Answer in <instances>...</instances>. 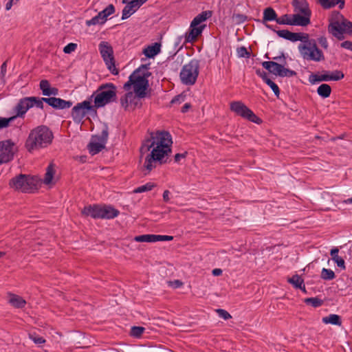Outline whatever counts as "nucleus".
<instances>
[{
    "label": "nucleus",
    "mask_w": 352,
    "mask_h": 352,
    "mask_svg": "<svg viewBox=\"0 0 352 352\" xmlns=\"http://www.w3.org/2000/svg\"><path fill=\"white\" fill-rule=\"evenodd\" d=\"M173 144L170 134L167 131H157L152 134L151 139H148L142 146L140 151L147 152L151 148V153L147 155L145 160L144 167L149 172L154 167L156 161H161L170 152V146Z\"/></svg>",
    "instance_id": "nucleus-1"
},
{
    "label": "nucleus",
    "mask_w": 352,
    "mask_h": 352,
    "mask_svg": "<svg viewBox=\"0 0 352 352\" xmlns=\"http://www.w3.org/2000/svg\"><path fill=\"white\" fill-rule=\"evenodd\" d=\"M53 138L54 135L50 128L45 125H40L30 131L25 146L30 153H32L47 147L52 142Z\"/></svg>",
    "instance_id": "nucleus-2"
},
{
    "label": "nucleus",
    "mask_w": 352,
    "mask_h": 352,
    "mask_svg": "<svg viewBox=\"0 0 352 352\" xmlns=\"http://www.w3.org/2000/svg\"><path fill=\"white\" fill-rule=\"evenodd\" d=\"M151 75L149 72H143L139 74V69H135L129 78V80L124 85L125 91H129L133 87L134 92L140 98L146 96V90L148 87V78Z\"/></svg>",
    "instance_id": "nucleus-3"
},
{
    "label": "nucleus",
    "mask_w": 352,
    "mask_h": 352,
    "mask_svg": "<svg viewBox=\"0 0 352 352\" xmlns=\"http://www.w3.org/2000/svg\"><path fill=\"white\" fill-rule=\"evenodd\" d=\"M94 98V107L96 109L104 107L106 104L116 101V87L111 82L102 84L91 96Z\"/></svg>",
    "instance_id": "nucleus-4"
},
{
    "label": "nucleus",
    "mask_w": 352,
    "mask_h": 352,
    "mask_svg": "<svg viewBox=\"0 0 352 352\" xmlns=\"http://www.w3.org/2000/svg\"><path fill=\"white\" fill-rule=\"evenodd\" d=\"M38 179L29 175L19 174L10 180L12 188L23 192H30L37 188Z\"/></svg>",
    "instance_id": "nucleus-5"
},
{
    "label": "nucleus",
    "mask_w": 352,
    "mask_h": 352,
    "mask_svg": "<svg viewBox=\"0 0 352 352\" xmlns=\"http://www.w3.org/2000/svg\"><path fill=\"white\" fill-rule=\"evenodd\" d=\"M298 48L304 60L315 62L325 60L322 51L317 45V41H310L307 44H299Z\"/></svg>",
    "instance_id": "nucleus-6"
},
{
    "label": "nucleus",
    "mask_w": 352,
    "mask_h": 352,
    "mask_svg": "<svg viewBox=\"0 0 352 352\" xmlns=\"http://www.w3.org/2000/svg\"><path fill=\"white\" fill-rule=\"evenodd\" d=\"M199 62L192 59L188 64L183 66L179 77L182 82L186 85H193L199 76Z\"/></svg>",
    "instance_id": "nucleus-7"
},
{
    "label": "nucleus",
    "mask_w": 352,
    "mask_h": 352,
    "mask_svg": "<svg viewBox=\"0 0 352 352\" xmlns=\"http://www.w3.org/2000/svg\"><path fill=\"white\" fill-rule=\"evenodd\" d=\"M98 50L108 69L112 74L118 75L119 71L115 65L113 50L111 45L107 41H101L98 45Z\"/></svg>",
    "instance_id": "nucleus-8"
},
{
    "label": "nucleus",
    "mask_w": 352,
    "mask_h": 352,
    "mask_svg": "<svg viewBox=\"0 0 352 352\" xmlns=\"http://www.w3.org/2000/svg\"><path fill=\"white\" fill-rule=\"evenodd\" d=\"M109 136V127L107 124H104L101 133L99 135H94L88 144L89 153L92 155H96L105 148Z\"/></svg>",
    "instance_id": "nucleus-9"
},
{
    "label": "nucleus",
    "mask_w": 352,
    "mask_h": 352,
    "mask_svg": "<svg viewBox=\"0 0 352 352\" xmlns=\"http://www.w3.org/2000/svg\"><path fill=\"white\" fill-rule=\"evenodd\" d=\"M230 110L237 116L242 117L256 124H261L262 120L257 117L254 113L241 101H234L230 103Z\"/></svg>",
    "instance_id": "nucleus-10"
},
{
    "label": "nucleus",
    "mask_w": 352,
    "mask_h": 352,
    "mask_svg": "<svg viewBox=\"0 0 352 352\" xmlns=\"http://www.w3.org/2000/svg\"><path fill=\"white\" fill-rule=\"evenodd\" d=\"M95 107L91 105L90 100H86L78 103L72 109V117L74 122H82L84 118L89 111H95Z\"/></svg>",
    "instance_id": "nucleus-11"
},
{
    "label": "nucleus",
    "mask_w": 352,
    "mask_h": 352,
    "mask_svg": "<svg viewBox=\"0 0 352 352\" xmlns=\"http://www.w3.org/2000/svg\"><path fill=\"white\" fill-rule=\"evenodd\" d=\"M285 64H280L275 61H264L262 66L270 73L280 77H292L296 75L294 70L285 67Z\"/></svg>",
    "instance_id": "nucleus-12"
},
{
    "label": "nucleus",
    "mask_w": 352,
    "mask_h": 352,
    "mask_svg": "<svg viewBox=\"0 0 352 352\" xmlns=\"http://www.w3.org/2000/svg\"><path fill=\"white\" fill-rule=\"evenodd\" d=\"M344 74L340 70H335L333 72L323 71V74H311L309 76V81L311 84L314 85L322 81H338L344 78Z\"/></svg>",
    "instance_id": "nucleus-13"
},
{
    "label": "nucleus",
    "mask_w": 352,
    "mask_h": 352,
    "mask_svg": "<svg viewBox=\"0 0 352 352\" xmlns=\"http://www.w3.org/2000/svg\"><path fill=\"white\" fill-rule=\"evenodd\" d=\"M16 151L15 143L12 140L0 142V164L11 161Z\"/></svg>",
    "instance_id": "nucleus-14"
},
{
    "label": "nucleus",
    "mask_w": 352,
    "mask_h": 352,
    "mask_svg": "<svg viewBox=\"0 0 352 352\" xmlns=\"http://www.w3.org/2000/svg\"><path fill=\"white\" fill-rule=\"evenodd\" d=\"M128 92L124 97L120 98L121 105L125 109H134L140 103V100L142 98L139 97L135 92L127 91Z\"/></svg>",
    "instance_id": "nucleus-15"
},
{
    "label": "nucleus",
    "mask_w": 352,
    "mask_h": 352,
    "mask_svg": "<svg viewBox=\"0 0 352 352\" xmlns=\"http://www.w3.org/2000/svg\"><path fill=\"white\" fill-rule=\"evenodd\" d=\"M32 107V104L30 103L28 97H25L20 99L18 103L13 109V112L15 113V119L16 118H23L26 112Z\"/></svg>",
    "instance_id": "nucleus-16"
},
{
    "label": "nucleus",
    "mask_w": 352,
    "mask_h": 352,
    "mask_svg": "<svg viewBox=\"0 0 352 352\" xmlns=\"http://www.w3.org/2000/svg\"><path fill=\"white\" fill-rule=\"evenodd\" d=\"M206 27V25H193V23L191 22L189 32L186 34V41L190 43L195 42L198 37L201 35Z\"/></svg>",
    "instance_id": "nucleus-17"
},
{
    "label": "nucleus",
    "mask_w": 352,
    "mask_h": 352,
    "mask_svg": "<svg viewBox=\"0 0 352 352\" xmlns=\"http://www.w3.org/2000/svg\"><path fill=\"white\" fill-rule=\"evenodd\" d=\"M328 31L339 40L344 38L343 34L344 33V28L342 25V21L340 23L338 20L333 21V19H331L328 26Z\"/></svg>",
    "instance_id": "nucleus-18"
},
{
    "label": "nucleus",
    "mask_w": 352,
    "mask_h": 352,
    "mask_svg": "<svg viewBox=\"0 0 352 352\" xmlns=\"http://www.w3.org/2000/svg\"><path fill=\"white\" fill-rule=\"evenodd\" d=\"M45 102L56 109H65L70 108L73 102L70 100H65L60 98L50 97L45 100Z\"/></svg>",
    "instance_id": "nucleus-19"
},
{
    "label": "nucleus",
    "mask_w": 352,
    "mask_h": 352,
    "mask_svg": "<svg viewBox=\"0 0 352 352\" xmlns=\"http://www.w3.org/2000/svg\"><path fill=\"white\" fill-rule=\"evenodd\" d=\"M101 206L98 204L89 205L85 206L82 214L86 217H91L94 219H100Z\"/></svg>",
    "instance_id": "nucleus-20"
},
{
    "label": "nucleus",
    "mask_w": 352,
    "mask_h": 352,
    "mask_svg": "<svg viewBox=\"0 0 352 352\" xmlns=\"http://www.w3.org/2000/svg\"><path fill=\"white\" fill-rule=\"evenodd\" d=\"M292 6L295 11H298L304 15L311 16V12L306 0H293Z\"/></svg>",
    "instance_id": "nucleus-21"
},
{
    "label": "nucleus",
    "mask_w": 352,
    "mask_h": 352,
    "mask_svg": "<svg viewBox=\"0 0 352 352\" xmlns=\"http://www.w3.org/2000/svg\"><path fill=\"white\" fill-rule=\"evenodd\" d=\"M100 219H111L118 216L119 210L111 206H101Z\"/></svg>",
    "instance_id": "nucleus-22"
},
{
    "label": "nucleus",
    "mask_w": 352,
    "mask_h": 352,
    "mask_svg": "<svg viewBox=\"0 0 352 352\" xmlns=\"http://www.w3.org/2000/svg\"><path fill=\"white\" fill-rule=\"evenodd\" d=\"M291 16H292V19H291V25L307 26L310 23L311 16L295 14L291 15Z\"/></svg>",
    "instance_id": "nucleus-23"
},
{
    "label": "nucleus",
    "mask_w": 352,
    "mask_h": 352,
    "mask_svg": "<svg viewBox=\"0 0 352 352\" xmlns=\"http://www.w3.org/2000/svg\"><path fill=\"white\" fill-rule=\"evenodd\" d=\"M9 303L14 308H23L26 305V301L20 296L16 294H10L8 298Z\"/></svg>",
    "instance_id": "nucleus-24"
},
{
    "label": "nucleus",
    "mask_w": 352,
    "mask_h": 352,
    "mask_svg": "<svg viewBox=\"0 0 352 352\" xmlns=\"http://www.w3.org/2000/svg\"><path fill=\"white\" fill-rule=\"evenodd\" d=\"M161 45L158 43H154L151 45L147 46L143 50V54L147 58H153L158 54L160 52Z\"/></svg>",
    "instance_id": "nucleus-25"
},
{
    "label": "nucleus",
    "mask_w": 352,
    "mask_h": 352,
    "mask_svg": "<svg viewBox=\"0 0 352 352\" xmlns=\"http://www.w3.org/2000/svg\"><path fill=\"white\" fill-rule=\"evenodd\" d=\"M344 0H318V3L324 9H329L338 5L340 9L344 7Z\"/></svg>",
    "instance_id": "nucleus-26"
},
{
    "label": "nucleus",
    "mask_w": 352,
    "mask_h": 352,
    "mask_svg": "<svg viewBox=\"0 0 352 352\" xmlns=\"http://www.w3.org/2000/svg\"><path fill=\"white\" fill-rule=\"evenodd\" d=\"M277 17L276 11L272 8L267 7L263 10L262 23L265 24L268 21H276Z\"/></svg>",
    "instance_id": "nucleus-27"
},
{
    "label": "nucleus",
    "mask_w": 352,
    "mask_h": 352,
    "mask_svg": "<svg viewBox=\"0 0 352 352\" xmlns=\"http://www.w3.org/2000/svg\"><path fill=\"white\" fill-rule=\"evenodd\" d=\"M212 14V12L210 10L203 11L197 16H196L191 22L193 23V25H202V23L206 21L208 18L211 17Z\"/></svg>",
    "instance_id": "nucleus-28"
},
{
    "label": "nucleus",
    "mask_w": 352,
    "mask_h": 352,
    "mask_svg": "<svg viewBox=\"0 0 352 352\" xmlns=\"http://www.w3.org/2000/svg\"><path fill=\"white\" fill-rule=\"evenodd\" d=\"M322 320L324 324H331L338 326L342 325L341 317L337 314H330L328 316L323 317Z\"/></svg>",
    "instance_id": "nucleus-29"
},
{
    "label": "nucleus",
    "mask_w": 352,
    "mask_h": 352,
    "mask_svg": "<svg viewBox=\"0 0 352 352\" xmlns=\"http://www.w3.org/2000/svg\"><path fill=\"white\" fill-rule=\"evenodd\" d=\"M276 33L279 37L292 42H295V39L298 38L296 32H292L287 30H277Z\"/></svg>",
    "instance_id": "nucleus-30"
},
{
    "label": "nucleus",
    "mask_w": 352,
    "mask_h": 352,
    "mask_svg": "<svg viewBox=\"0 0 352 352\" xmlns=\"http://www.w3.org/2000/svg\"><path fill=\"white\" fill-rule=\"evenodd\" d=\"M317 93L322 98H327L331 95V88L327 84H322L318 87Z\"/></svg>",
    "instance_id": "nucleus-31"
},
{
    "label": "nucleus",
    "mask_w": 352,
    "mask_h": 352,
    "mask_svg": "<svg viewBox=\"0 0 352 352\" xmlns=\"http://www.w3.org/2000/svg\"><path fill=\"white\" fill-rule=\"evenodd\" d=\"M333 14L337 18L340 17L342 19V25H344V33L352 36V22L344 19L339 12H334Z\"/></svg>",
    "instance_id": "nucleus-32"
},
{
    "label": "nucleus",
    "mask_w": 352,
    "mask_h": 352,
    "mask_svg": "<svg viewBox=\"0 0 352 352\" xmlns=\"http://www.w3.org/2000/svg\"><path fill=\"white\" fill-rule=\"evenodd\" d=\"M106 21L107 19H105V18L102 16V14L99 12L96 16H95L90 20L86 21V25L87 26L102 25L104 24L106 22Z\"/></svg>",
    "instance_id": "nucleus-33"
},
{
    "label": "nucleus",
    "mask_w": 352,
    "mask_h": 352,
    "mask_svg": "<svg viewBox=\"0 0 352 352\" xmlns=\"http://www.w3.org/2000/svg\"><path fill=\"white\" fill-rule=\"evenodd\" d=\"M134 240L137 242L153 243L157 241V234H142L136 236Z\"/></svg>",
    "instance_id": "nucleus-34"
},
{
    "label": "nucleus",
    "mask_w": 352,
    "mask_h": 352,
    "mask_svg": "<svg viewBox=\"0 0 352 352\" xmlns=\"http://www.w3.org/2000/svg\"><path fill=\"white\" fill-rule=\"evenodd\" d=\"M54 173L55 171L53 165L50 164L47 168L46 173L43 179V183L45 184L48 185L52 183Z\"/></svg>",
    "instance_id": "nucleus-35"
},
{
    "label": "nucleus",
    "mask_w": 352,
    "mask_h": 352,
    "mask_svg": "<svg viewBox=\"0 0 352 352\" xmlns=\"http://www.w3.org/2000/svg\"><path fill=\"white\" fill-rule=\"evenodd\" d=\"M304 302L307 305H311L314 308H317L323 305L324 300L318 297H311L305 298Z\"/></svg>",
    "instance_id": "nucleus-36"
},
{
    "label": "nucleus",
    "mask_w": 352,
    "mask_h": 352,
    "mask_svg": "<svg viewBox=\"0 0 352 352\" xmlns=\"http://www.w3.org/2000/svg\"><path fill=\"white\" fill-rule=\"evenodd\" d=\"M30 103L32 104V107L34 106L43 109V102L45 100H47V98H38L35 96H29L28 97Z\"/></svg>",
    "instance_id": "nucleus-37"
},
{
    "label": "nucleus",
    "mask_w": 352,
    "mask_h": 352,
    "mask_svg": "<svg viewBox=\"0 0 352 352\" xmlns=\"http://www.w3.org/2000/svg\"><path fill=\"white\" fill-rule=\"evenodd\" d=\"M287 282L292 284L294 288H301V285L304 283V280L298 274L292 276L287 279Z\"/></svg>",
    "instance_id": "nucleus-38"
},
{
    "label": "nucleus",
    "mask_w": 352,
    "mask_h": 352,
    "mask_svg": "<svg viewBox=\"0 0 352 352\" xmlns=\"http://www.w3.org/2000/svg\"><path fill=\"white\" fill-rule=\"evenodd\" d=\"M296 35H298V38L297 39H295V42L296 41H301V43L300 44H307L309 43L310 41H316V39L314 38H310L309 37V35L307 33H303V32H296Z\"/></svg>",
    "instance_id": "nucleus-39"
},
{
    "label": "nucleus",
    "mask_w": 352,
    "mask_h": 352,
    "mask_svg": "<svg viewBox=\"0 0 352 352\" xmlns=\"http://www.w3.org/2000/svg\"><path fill=\"white\" fill-rule=\"evenodd\" d=\"M321 278L326 280H330L335 278L336 275L333 270L330 269L323 268L320 274Z\"/></svg>",
    "instance_id": "nucleus-40"
},
{
    "label": "nucleus",
    "mask_w": 352,
    "mask_h": 352,
    "mask_svg": "<svg viewBox=\"0 0 352 352\" xmlns=\"http://www.w3.org/2000/svg\"><path fill=\"white\" fill-rule=\"evenodd\" d=\"M144 331L145 328L143 327L133 326L131 329L130 335L134 338H140Z\"/></svg>",
    "instance_id": "nucleus-41"
},
{
    "label": "nucleus",
    "mask_w": 352,
    "mask_h": 352,
    "mask_svg": "<svg viewBox=\"0 0 352 352\" xmlns=\"http://www.w3.org/2000/svg\"><path fill=\"white\" fill-rule=\"evenodd\" d=\"M232 21L235 24L239 25L248 20V16L243 14L234 13L232 15Z\"/></svg>",
    "instance_id": "nucleus-42"
},
{
    "label": "nucleus",
    "mask_w": 352,
    "mask_h": 352,
    "mask_svg": "<svg viewBox=\"0 0 352 352\" xmlns=\"http://www.w3.org/2000/svg\"><path fill=\"white\" fill-rule=\"evenodd\" d=\"M135 11L128 4L122 10V19L124 20L130 17Z\"/></svg>",
    "instance_id": "nucleus-43"
},
{
    "label": "nucleus",
    "mask_w": 352,
    "mask_h": 352,
    "mask_svg": "<svg viewBox=\"0 0 352 352\" xmlns=\"http://www.w3.org/2000/svg\"><path fill=\"white\" fill-rule=\"evenodd\" d=\"M153 187H154V184L149 182V183H146L144 185H142V186H140L136 188L133 190V192L135 193H141V192H146V191L151 190Z\"/></svg>",
    "instance_id": "nucleus-44"
},
{
    "label": "nucleus",
    "mask_w": 352,
    "mask_h": 352,
    "mask_svg": "<svg viewBox=\"0 0 352 352\" xmlns=\"http://www.w3.org/2000/svg\"><path fill=\"white\" fill-rule=\"evenodd\" d=\"M291 15L285 14L280 17H277L276 23L280 25H291Z\"/></svg>",
    "instance_id": "nucleus-45"
},
{
    "label": "nucleus",
    "mask_w": 352,
    "mask_h": 352,
    "mask_svg": "<svg viewBox=\"0 0 352 352\" xmlns=\"http://www.w3.org/2000/svg\"><path fill=\"white\" fill-rule=\"evenodd\" d=\"M15 120V116H12L8 118L0 117V130L7 128L10 124Z\"/></svg>",
    "instance_id": "nucleus-46"
},
{
    "label": "nucleus",
    "mask_w": 352,
    "mask_h": 352,
    "mask_svg": "<svg viewBox=\"0 0 352 352\" xmlns=\"http://www.w3.org/2000/svg\"><path fill=\"white\" fill-rule=\"evenodd\" d=\"M115 12V7L113 4H109L106 8L100 12L102 14V16L107 19V17L111 14H113Z\"/></svg>",
    "instance_id": "nucleus-47"
},
{
    "label": "nucleus",
    "mask_w": 352,
    "mask_h": 352,
    "mask_svg": "<svg viewBox=\"0 0 352 352\" xmlns=\"http://www.w3.org/2000/svg\"><path fill=\"white\" fill-rule=\"evenodd\" d=\"M39 87L42 91L43 95L47 96V94H48V91L50 89V85L49 81L47 80H41Z\"/></svg>",
    "instance_id": "nucleus-48"
},
{
    "label": "nucleus",
    "mask_w": 352,
    "mask_h": 352,
    "mask_svg": "<svg viewBox=\"0 0 352 352\" xmlns=\"http://www.w3.org/2000/svg\"><path fill=\"white\" fill-rule=\"evenodd\" d=\"M237 56L240 58H249L250 53L248 51L247 48L244 46L239 47L236 49Z\"/></svg>",
    "instance_id": "nucleus-49"
},
{
    "label": "nucleus",
    "mask_w": 352,
    "mask_h": 352,
    "mask_svg": "<svg viewBox=\"0 0 352 352\" xmlns=\"http://www.w3.org/2000/svg\"><path fill=\"white\" fill-rule=\"evenodd\" d=\"M266 84L272 89L273 92L274 93L275 96L278 98L280 95V89L278 86L273 82L271 79L268 80Z\"/></svg>",
    "instance_id": "nucleus-50"
},
{
    "label": "nucleus",
    "mask_w": 352,
    "mask_h": 352,
    "mask_svg": "<svg viewBox=\"0 0 352 352\" xmlns=\"http://www.w3.org/2000/svg\"><path fill=\"white\" fill-rule=\"evenodd\" d=\"M30 338L36 344H42L45 342V340L36 333L30 334Z\"/></svg>",
    "instance_id": "nucleus-51"
},
{
    "label": "nucleus",
    "mask_w": 352,
    "mask_h": 352,
    "mask_svg": "<svg viewBox=\"0 0 352 352\" xmlns=\"http://www.w3.org/2000/svg\"><path fill=\"white\" fill-rule=\"evenodd\" d=\"M77 48V44L74 43H70L67 44L65 47L63 48V52L65 54H70L72 52H74L76 49Z\"/></svg>",
    "instance_id": "nucleus-52"
},
{
    "label": "nucleus",
    "mask_w": 352,
    "mask_h": 352,
    "mask_svg": "<svg viewBox=\"0 0 352 352\" xmlns=\"http://www.w3.org/2000/svg\"><path fill=\"white\" fill-rule=\"evenodd\" d=\"M217 312L219 316L224 320H228L232 318L231 315L225 309H217Z\"/></svg>",
    "instance_id": "nucleus-53"
},
{
    "label": "nucleus",
    "mask_w": 352,
    "mask_h": 352,
    "mask_svg": "<svg viewBox=\"0 0 352 352\" xmlns=\"http://www.w3.org/2000/svg\"><path fill=\"white\" fill-rule=\"evenodd\" d=\"M256 74L257 76L261 77L262 80L266 83L270 79L268 78L267 73L264 71L261 70L260 69H257L256 70Z\"/></svg>",
    "instance_id": "nucleus-54"
},
{
    "label": "nucleus",
    "mask_w": 352,
    "mask_h": 352,
    "mask_svg": "<svg viewBox=\"0 0 352 352\" xmlns=\"http://www.w3.org/2000/svg\"><path fill=\"white\" fill-rule=\"evenodd\" d=\"M333 260L337 264L338 267H340L342 270H345V262L341 256L336 257Z\"/></svg>",
    "instance_id": "nucleus-55"
},
{
    "label": "nucleus",
    "mask_w": 352,
    "mask_h": 352,
    "mask_svg": "<svg viewBox=\"0 0 352 352\" xmlns=\"http://www.w3.org/2000/svg\"><path fill=\"white\" fill-rule=\"evenodd\" d=\"M318 43L320 45V46L324 48V50H327L329 47L327 39L325 36H320L318 38Z\"/></svg>",
    "instance_id": "nucleus-56"
},
{
    "label": "nucleus",
    "mask_w": 352,
    "mask_h": 352,
    "mask_svg": "<svg viewBox=\"0 0 352 352\" xmlns=\"http://www.w3.org/2000/svg\"><path fill=\"white\" fill-rule=\"evenodd\" d=\"M173 239V236H172L157 234V241H170Z\"/></svg>",
    "instance_id": "nucleus-57"
},
{
    "label": "nucleus",
    "mask_w": 352,
    "mask_h": 352,
    "mask_svg": "<svg viewBox=\"0 0 352 352\" xmlns=\"http://www.w3.org/2000/svg\"><path fill=\"white\" fill-rule=\"evenodd\" d=\"M273 59L276 60L277 61H280L281 63L280 64H286L287 63L286 57L283 52H281L280 56L274 57Z\"/></svg>",
    "instance_id": "nucleus-58"
},
{
    "label": "nucleus",
    "mask_w": 352,
    "mask_h": 352,
    "mask_svg": "<svg viewBox=\"0 0 352 352\" xmlns=\"http://www.w3.org/2000/svg\"><path fill=\"white\" fill-rule=\"evenodd\" d=\"M340 46L343 48L350 50L352 51V42L349 41H345L341 43Z\"/></svg>",
    "instance_id": "nucleus-59"
},
{
    "label": "nucleus",
    "mask_w": 352,
    "mask_h": 352,
    "mask_svg": "<svg viewBox=\"0 0 352 352\" xmlns=\"http://www.w3.org/2000/svg\"><path fill=\"white\" fill-rule=\"evenodd\" d=\"M7 71V61H5L1 66V76L3 78L6 76Z\"/></svg>",
    "instance_id": "nucleus-60"
},
{
    "label": "nucleus",
    "mask_w": 352,
    "mask_h": 352,
    "mask_svg": "<svg viewBox=\"0 0 352 352\" xmlns=\"http://www.w3.org/2000/svg\"><path fill=\"white\" fill-rule=\"evenodd\" d=\"M338 252H339V250L338 248H334L333 249L331 250V252H330V254L332 257V259H334L336 258V257H338Z\"/></svg>",
    "instance_id": "nucleus-61"
},
{
    "label": "nucleus",
    "mask_w": 352,
    "mask_h": 352,
    "mask_svg": "<svg viewBox=\"0 0 352 352\" xmlns=\"http://www.w3.org/2000/svg\"><path fill=\"white\" fill-rule=\"evenodd\" d=\"M58 89L57 88H55V87H50V89H49L48 91V94H47L46 96H56L58 94Z\"/></svg>",
    "instance_id": "nucleus-62"
},
{
    "label": "nucleus",
    "mask_w": 352,
    "mask_h": 352,
    "mask_svg": "<svg viewBox=\"0 0 352 352\" xmlns=\"http://www.w3.org/2000/svg\"><path fill=\"white\" fill-rule=\"evenodd\" d=\"M192 107V105L190 103L187 102L184 104V106L181 109V111L184 113L188 111V110Z\"/></svg>",
    "instance_id": "nucleus-63"
},
{
    "label": "nucleus",
    "mask_w": 352,
    "mask_h": 352,
    "mask_svg": "<svg viewBox=\"0 0 352 352\" xmlns=\"http://www.w3.org/2000/svg\"><path fill=\"white\" fill-rule=\"evenodd\" d=\"M19 1V0H10L6 4V9L7 10H9L11 9L13 4L16 3Z\"/></svg>",
    "instance_id": "nucleus-64"
}]
</instances>
